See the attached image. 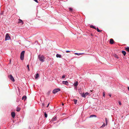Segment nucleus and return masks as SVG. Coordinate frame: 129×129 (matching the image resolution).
Returning <instances> with one entry per match:
<instances>
[{
    "instance_id": "10",
    "label": "nucleus",
    "mask_w": 129,
    "mask_h": 129,
    "mask_svg": "<svg viewBox=\"0 0 129 129\" xmlns=\"http://www.w3.org/2000/svg\"><path fill=\"white\" fill-rule=\"evenodd\" d=\"M62 83L63 84L67 85L68 84V82L67 81H63Z\"/></svg>"
},
{
    "instance_id": "38",
    "label": "nucleus",
    "mask_w": 129,
    "mask_h": 129,
    "mask_svg": "<svg viewBox=\"0 0 129 129\" xmlns=\"http://www.w3.org/2000/svg\"><path fill=\"white\" fill-rule=\"evenodd\" d=\"M64 105V104L63 103H62V105L63 106V105Z\"/></svg>"
},
{
    "instance_id": "39",
    "label": "nucleus",
    "mask_w": 129,
    "mask_h": 129,
    "mask_svg": "<svg viewBox=\"0 0 129 129\" xmlns=\"http://www.w3.org/2000/svg\"><path fill=\"white\" fill-rule=\"evenodd\" d=\"M128 91H129V87H128Z\"/></svg>"
},
{
    "instance_id": "19",
    "label": "nucleus",
    "mask_w": 129,
    "mask_h": 129,
    "mask_svg": "<svg viewBox=\"0 0 129 129\" xmlns=\"http://www.w3.org/2000/svg\"><path fill=\"white\" fill-rule=\"evenodd\" d=\"M125 50L128 52H129V47H127L125 48Z\"/></svg>"
},
{
    "instance_id": "2",
    "label": "nucleus",
    "mask_w": 129,
    "mask_h": 129,
    "mask_svg": "<svg viewBox=\"0 0 129 129\" xmlns=\"http://www.w3.org/2000/svg\"><path fill=\"white\" fill-rule=\"evenodd\" d=\"M24 53L25 51H23L21 54L20 58L21 60H23L24 59Z\"/></svg>"
},
{
    "instance_id": "22",
    "label": "nucleus",
    "mask_w": 129,
    "mask_h": 129,
    "mask_svg": "<svg viewBox=\"0 0 129 129\" xmlns=\"http://www.w3.org/2000/svg\"><path fill=\"white\" fill-rule=\"evenodd\" d=\"M75 54L78 55H82L83 54V53H75Z\"/></svg>"
},
{
    "instance_id": "17",
    "label": "nucleus",
    "mask_w": 129,
    "mask_h": 129,
    "mask_svg": "<svg viewBox=\"0 0 129 129\" xmlns=\"http://www.w3.org/2000/svg\"><path fill=\"white\" fill-rule=\"evenodd\" d=\"M39 74H38V73L36 75V76H35V78L36 79L38 78V77H39Z\"/></svg>"
},
{
    "instance_id": "24",
    "label": "nucleus",
    "mask_w": 129,
    "mask_h": 129,
    "mask_svg": "<svg viewBox=\"0 0 129 129\" xmlns=\"http://www.w3.org/2000/svg\"><path fill=\"white\" fill-rule=\"evenodd\" d=\"M105 121H106V124L107 125V123H108V120H107V118H105Z\"/></svg>"
},
{
    "instance_id": "25",
    "label": "nucleus",
    "mask_w": 129,
    "mask_h": 129,
    "mask_svg": "<svg viewBox=\"0 0 129 129\" xmlns=\"http://www.w3.org/2000/svg\"><path fill=\"white\" fill-rule=\"evenodd\" d=\"M96 29H97V31L98 32H101L102 31V30H100L98 28V27Z\"/></svg>"
},
{
    "instance_id": "29",
    "label": "nucleus",
    "mask_w": 129,
    "mask_h": 129,
    "mask_svg": "<svg viewBox=\"0 0 129 129\" xmlns=\"http://www.w3.org/2000/svg\"><path fill=\"white\" fill-rule=\"evenodd\" d=\"M69 9L70 10V11L72 12V11L73 9L72 8H69Z\"/></svg>"
},
{
    "instance_id": "3",
    "label": "nucleus",
    "mask_w": 129,
    "mask_h": 129,
    "mask_svg": "<svg viewBox=\"0 0 129 129\" xmlns=\"http://www.w3.org/2000/svg\"><path fill=\"white\" fill-rule=\"evenodd\" d=\"M60 89L59 88L55 89L53 90L52 92L53 93L55 94L60 91Z\"/></svg>"
},
{
    "instance_id": "36",
    "label": "nucleus",
    "mask_w": 129,
    "mask_h": 129,
    "mask_svg": "<svg viewBox=\"0 0 129 129\" xmlns=\"http://www.w3.org/2000/svg\"><path fill=\"white\" fill-rule=\"evenodd\" d=\"M42 105H43V106L44 105V104L43 103V104H42Z\"/></svg>"
},
{
    "instance_id": "11",
    "label": "nucleus",
    "mask_w": 129,
    "mask_h": 129,
    "mask_svg": "<svg viewBox=\"0 0 129 129\" xmlns=\"http://www.w3.org/2000/svg\"><path fill=\"white\" fill-rule=\"evenodd\" d=\"M27 97L25 96H23V97L22 98V100H25V99H26Z\"/></svg>"
},
{
    "instance_id": "14",
    "label": "nucleus",
    "mask_w": 129,
    "mask_h": 129,
    "mask_svg": "<svg viewBox=\"0 0 129 129\" xmlns=\"http://www.w3.org/2000/svg\"><path fill=\"white\" fill-rule=\"evenodd\" d=\"M56 117H54L52 119V121H54L56 120Z\"/></svg>"
},
{
    "instance_id": "15",
    "label": "nucleus",
    "mask_w": 129,
    "mask_h": 129,
    "mask_svg": "<svg viewBox=\"0 0 129 129\" xmlns=\"http://www.w3.org/2000/svg\"><path fill=\"white\" fill-rule=\"evenodd\" d=\"M61 55H59V54H57L56 55V57H59L61 58Z\"/></svg>"
},
{
    "instance_id": "26",
    "label": "nucleus",
    "mask_w": 129,
    "mask_h": 129,
    "mask_svg": "<svg viewBox=\"0 0 129 129\" xmlns=\"http://www.w3.org/2000/svg\"><path fill=\"white\" fill-rule=\"evenodd\" d=\"M105 125V123H104L103 125L101 127L103 128L104 127Z\"/></svg>"
},
{
    "instance_id": "4",
    "label": "nucleus",
    "mask_w": 129,
    "mask_h": 129,
    "mask_svg": "<svg viewBox=\"0 0 129 129\" xmlns=\"http://www.w3.org/2000/svg\"><path fill=\"white\" fill-rule=\"evenodd\" d=\"M8 78H9L13 82L15 81V79L14 77H13L12 75H9L8 76Z\"/></svg>"
},
{
    "instance_id": "9",
    "label": "nucleus",
    "mask_w": 129,
    "mask_h": 129,
    "mask_svg": "<svg viewBox=\"0 0 129 129\" xmlns=\"http://www.w3.org/2000/svg\"><path fill=\"white\" fill-rule=\"evenodd\" d=\"M114 40L112 39H111L110 40V43L111 44H112L114 43Z\"/></svg>"
},
{
    "instance_id": "23",
    "label": "nucleus",
    "mask_w": 129,
    "mask_h": 129,
    "mask_svg": "<svg viewBox=\"0 0 129 129\" xmlns=\"http://www.w3.org/2000/svg\"><path fill=\"white\" fill-rule=\"evenodd\" d=\"M114 56L115 57H116V58H118V56H117V55L116 54H115L114 55Z\"/></svg>"
},
{
    "instance_id": "40",
    "label": "nucleus",
    "mask_w": 129,
    "mask_h": 129,
    "mask_svg": "<svg viewBox=\"0 0 129 129\" xmlns=\"http://www.w3.org/2000/svg\"><path fill=\"white\" fill-rule=\"evenodd\" d=\"M109 96H110L111 97V94H110L109 95Z\"/></svg>"
},
{
    "instance_id": "42",
    "label": "nucleus",
    "mask_w": 129,
    "mask_h": 129,
    "mask_svg": "<svg viewBox=\"0 0 129 129\" xmlns=\"http://www.w3.org/2000/svg\"><path fill=\"white\" fill-rule=\"evenodd\" d=\"M2 14H2H2H2Z\"/></svg>"
},
{
    "instance_id": "6",
    "label": "nucleus",
    "mask_w": 129,
    "mask_h": 129,
    "mask_svg": "<svg viewBox=\"0 0 129 129\" xmlns=\"http://www.w3.org/2000/svg\"><path fill=\"white\" fill-rule=\"evenodd\" d=\"M88 94V93L87 92H86L85 93H83V94H82L81 96L85 98Z\"/></svg>"
},
{
    "instance_id": "7",
    "label": "nucleus",
    "mask_w": 129,
    "mask_h": 129,
    "mask_svg": "<svg viewBox=\"0 0 129 129\" xmlns=\"http://www.w3.org/2000/svg\"><path fill=\"white\" fill-rule=\"evenodd\" d=\"M22 23V24H22H22H23L24 23H23V21L22 20L20 19H19V21L18 22V23Z\"/></svg>"
},
{
    "instance_id": "30",
    "label": "nucleus",
    "mask_w": 129,
    "mask_h": 129,
    "mask_svg": "<svg viewBox=\"0 0 129 129\" xmlns=\"http://www.w3.org/2000/svg\"><path fill=\"white\" fill-rule=\"evenodd\" d=\"M65 75H63V76H62V79H63V78H65Z\"/></svg>"
},
{
    "instance_id": "37",
    "label": "nucleus",
    "mask_w": 129,
    "mask_h": 129,
    "mask_svg": "<svg viewBox=\"0 0 129 129\" xmlns=\"http://www.w3.org/2000/svg\"><path fill=\"white\" fill-rule=\"evenodd\" d=\"M19 100H17V102H19Z\"/></svg>"
},
{
    "instance_id": "27",
    "label": "nucleus",
    "mask_w": 129,
    "mask_h": 129,
    "mask_svg": "<svg viewBox=\"0 0 129 129\" xmlns=\"http://www.w3.org/2000/svg\"><path fill=\"white\" fill-rule=\"evenodd\" d=\"M45 116V117H47V114L45 112L44 113Z\"/></svg>"
},
{
    "instance_id": "34",
    "label": "nucleus",
    "mask_w": 129,
    "mask_h": 129,
    "mask_svg": "<svg viewBox=\"0 0 129 129\" xmlns=\"http://www.w3.org/2000/svg\"><path fill=\"white\" fill-rule=\"evenodd\" d=\"M49 104H50V103H48V104L47 106V107H48V106H49Z\"/></svg>"
},
{
    "instance_id": "21",
    "label": "nucleus",
    "mask_w": 129,
    "mask_h": 129,
    "mask_svg": "<svg viewBox=\"0 0 129 129\" xmlns=\"http://www.w3.org/2000/svg\"><path fill=\"white\" fill-rule=\"evenodd\" d=\"M90 27L91 28H93L94 29H96L95 27L94 26H93L92 25H91L90 26Z\"/></svg>"
},
{
    "instance_id": "13",
    "label": "nucleus",
    "mask_w": 129,
    "mask_h": 129,
    "mask_svg": "<svg viewBox=\"0 0 129 129\" xmlns=\"http://www.w3.org/2000/svg\"><path fill=\"white\" fill-rule=\"evenodd\" d=\"M74 86L76 87L78 85V82L76 81L75 83H74Z\"/></svg>"
},
{
    "instance_id": "18",
    "label": "nucleus",
    "mask_w": 129,
    "mask_h": 129,
    "mask_svg": "<svg viewBox=\"0 0 129 129\" xmlns=\"http://www.w3.org/2000/svg\"><path fill=\"white\" fill-rule=\"evenodd\" d=\"M74 102V104H76L77 103V100L76 99H74L73 100Z\"/></svg>"
},
{
    "instance_id": "12",
    "label": "nucleus",
    "mask_w": 129,
    "mask_h": 129,
    "mask_svg": "<svg viewBox=\"0 0 129 129\" xmlns=\"http://www.w3.org/2000/svg\"><path fill=\"white\" fill-rule=\"evenodd\" d=\"M122 53L125 56L126 54V52L124 51H122Z\"/></svg>"
},
{
    "instance_id": "28",
    "label": "nucleus",
    "mask_w": 129,
    "mask_h": 129,
    "mask_svg": "<svg viewBox=\"0 0 129 129\" xmlns=\"http://www.w3.org/2000/svg\"><path fill=\"white\" fill-rule=\"evenodd\" d=\"M27 69H28V71H29V65H27Z\"/></svg>"
},
{
    "instance_id": "8",
    "label": "nucleus",
    "mask_w": 129,
    "mask_h": 129,
    "mask_svg": "<svg viewBox=\"0 0 129 129\" xmlns=\"http://www.w3.org/2000/svg\"><path fill=\"white\" fill-rule=\"evenodd\" d=\"M11 116L13 118L15 116V113L14 112H12L11 113Z\"/></svg>"
},
{
    "instance_id": "41",
    "label": "nucleus",
    "mask_w": 129,
    "mask_h": 129,
    "mask_svg": "<svg viewBox=\"0 0 129 129\" xmlns=\"http://www.w3.org/2000/svg\"><path fill=\"white\" fill-rule=\"evenodd\" d=\"M90 91H91V92H92V90H91Z\"/></svg>"
},
{
    "instance_id": "32",
    "label": "nucleus",
    "mask_w": 129,
    "mask_h": 129,
    "mask_svg": "<svg viewBox=\"0 0 129 129\" xmlns=\"http://www.w3.org/2000/svg\"><path fill=\"white\" fill-rule=\"evenodd\" d=\"M70 52V51H66V53H68V52Z\"/></svg>"
},
{
    "instance_id": "33",
    "label": "nucleus",
    "mask_w": 129,
    "mask_h": 129,
    "mask_svg": "<svg viewBox=\"0 0 129 129\" xmlns=\"http://www.w3.org/2000/svg\"><path fill=\"white\" fill-rule=\"evenodd\" d=\"M35 2H36L37 3H38V1L37 0H34Z\"/></svg>"
},
{
    "instance_id": "35",
    "label": "nucleus",
    "mask_w": 129,
    "mask_h": 129,
    "mask_svg": "<svg viewBox=\"0 0 129 129\" xmlns=\"http://www.w3.org/2000/svg\"><path fill=\"white\" fill-rule=\"evenodd\" d=\"M103 96H104V97H105V93H103Z\"/></svg>"
},
{
    "instance_id": "20",
    "label": "nucleus",
    "mask_w": 129,
    "mask_h": 129,
    "mask_svg": "<svg viewBox=\"0 0 129 129\" xmlns=\"http://www.w3.org/2000/svg\"><path fill=\"white\" fill-rule=\"evenodd\" d=\"M20 108L18 107H17L16 111H17L18 112V111H20Z\"/></svg>"
},
{
    "instance_id": "1",
    "label": "nucleus",
    "mask_w": 129,
    "mask_h": 129,
    "mask_svg": "<svg viewBox=\"0 0 129 129\" xmlns=\"http://www.w3.org/2000/svg\"><path fill=\"white\" fill-rule=\"evenodd\" d=\"M44 56L43 55H39V59L41 61H44Z\"/></svg>"
},
{
    "instance_id": "16",
    "label": "nucleus",
    "mask_w": 129,
    "mask_h": 129,
    "mask_svg": "<svg viewBox=\"0 0 129 129\" xmlns=\"http://www.w3.org/2000/svg\"><path fill=\"white\" fill-rule=\"evenodd\" d=\"M96 116L95 115H91L90 116V117H96Z\"/></svg>"
},
{
    "instance_id": "31",
    "label": "nucleus",
    "mask_w": 129,
    "mask_h": 129,
    "mask_svg": "<svg viewBox=\"0 0 129 129\" xmlns=\"http://www.w3.org/2000/svg\"><path fill=\"white\" fill-rule=\"evenodd\" d=\"M119 104L120 105H121V103L120 102H119Z\"/></svg>"
},
{
    "instance_id": "5",
    "label": "nucleus",
    "mask_w": 129,
    "mask_h": 129,
    "mask_svg": "<svg viewBox=\"0 0 129 129\" xmlns=\"http://www.w3.org/2000/svg\"><path fill=\"white\" fill-rule=\"evenodd\" d=\"M10 38V37L9 36L8 34H7L5 37V41H7L9 40Z\"/></svg>"
}]
</instances>
